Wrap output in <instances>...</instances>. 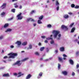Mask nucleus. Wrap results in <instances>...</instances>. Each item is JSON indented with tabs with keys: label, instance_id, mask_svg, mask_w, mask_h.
I'll return each instance as SVG.
<instances>
[{
	"label": "nucleus",
	"instance_id": "f257e3e1",
	"mask_svg": "<svg viewBox=\"0 0 79 79\" xmlns=\"http://www.w3.org/2000/svg\"><path fill=\"white\" fill-rule=\"evenodd\" d=\"M8 55H10L8 57L7 56H5L3 57V59H6V58H15V56H16L18 55V54L16 53H10L8 54Z\"/></svg>",
	"mask_w": 79,
	"mask_h": 79
},
{
	"label": "nucleus",
	"instance_id": "f03ea898",
	"mask_svg": "<svg viewBox=\"0 0 79 79\" xmlns=\"http://www.w3.org/2000/svg\"><path fill=\"white\" fill-rule=\"evenodd\" d=\"M52 33L54 34V37L55 38H56L57 35L59 34H60V31H56L55 30H53Z\"/></svg>",
	"mask_w": 79,
	"mask_h": 79
},
{
	"label": "nucleus",
	"instance_id": "7ed1b4c3",
	"mask_svg": "<svg viewBox=\"0 0 79 79\" xmlns=\"http://www.w3.org/2000/svg\"><path fill=\"white\" fill-rule=\"evenodd\" d=\"M21 15H22V13H20L17 16V17L18 18V20H19V19L21 20V19H23V16H21Z\"/></svg>",
	"mask_w": 79,
	"mask_h": 79
},
{
	"label": "nucleus",
	"instance_id": "20e7f679",
	"mask_svg": "<svg viewBox=\"0 0 79 79\" xmlns=\"http://www.w3.org/2000/svg\"><path fill=\"white\" fill-rule=\"evenodd\" d=\"M61 28L62 29H65V31H68V28L67 27L63 25L61 26Z\"/></svg>",
	"mask_w": 79,
	"mask_h": 79
},
{
	"label": "nucleus",
	"instance_id": "39448f33",
	"mask_svg": "<svg viewBox=\"0 0 79 79\" xmlns=\"http://www.w3.org/2000/svg\"><path fill=\"white\" fill-rule=\"evenodd\" d=\"M15 44H17L18 46H20L21 45V42L19 41H17Z\"/></svg>",
	"mask_w": 79,
	"mask_h": 79
},
{
	"label": "nucleus",
	"instance_id": "423d86ee",
	"mask_svg": "<svg viewBox=\"0 0 79 79\" xmlns=\"http://www.w3.org/2000/svg\"><path fill=\"white\" fill-rule=\"evenodd\" d=\"M20 60L17 61V62L15 63V64H18V66H20V65L21 64V63H20Z\"/></svg>",
	"mask_w": 79,
	"mask_h": 79
},
{
	"label": "nucleus",
	"instance_id": "0eeeda50",
	"mask_svg": "<svg viewBox=\"0 0 79 79\" xmlns=\"http://www.w3.org/2000/svg\"><path fill=\"white\" fill-rule=\"evenodd\" d=\"M6 3H4L1 6V8H2V9H4L6 7Z\"/></svg>",
	"mask_w": 79,
	"mask_h": 79
},
{
	"label": "nucleus",
	"instance_id": "6e6552de",
	"mask_svg": "<svg viewBox=\"0 0 79 79\" xmlns=\"http://www.w3.org/2000/svg\"><path fill=\"white\" fill-rule=\"evenodd\" d=\"M18 74V75H19V76H18V77H21V76H23V75H24V74H23V73L22 74V73L21 72H19Z\"/></svg>",
	"mask_w": 79,
	"mask_h": 79
},
{
	"label": "nucleus",
	"instance_id": "1a4fd4ad",
	"mask_svg": "<svg viewBox=\"0 0 79 79\" xmlns=\"http://www.w3.org/2000/svg\"><path fill=\"white\" fill-rule=\"evenodd\" d=\"M58 60L61 62H63V58L61 57H58Z\"/></svg>",
	"mask_w": 79,
	"mask_h": 79
},
{
	"label": "nucleus",
	"instance_id": "9d476101",
	"mask_svg": "<svg viewBox=\"0 0 79 79\" xmlns=\"http://www.w3.org/2000/svg\"><path fill=\"white\" fill-rule=\"evenodd\" d=\"M32 77V75L31 74L28 75L26 77V79H30Z\"/></svg>",
	"mask_w": 79,
	"mask_h": 79
},
{
	"label": "nucleus",
	"instance_id": "9b49d317",
	"mask_svg": "<svg viewBox=\"0 0 79 79\" xmlns=\"http://www.w3.org/2000/svg\"><path fill=\"white\" fill-rule=\"evenodd\" d=\"M9 26V24L8 23H6L5 24L4 26L3 27L4 28H6V27H8Z\"/></svg>",
	"mask_w": 79,
	"mask_h": 79
},
{
	"label": "nucleus",
	"instance_id": "f8f14e48",
	"mask_svg": "<svg viewBox=\"0 0 79 79\" xmlns=\"http://www.w3.org/2000/svg\"><path fill=\"white\" fill-rule=\"evenodd\" d=\"M31 21L33 22H34L35 21V20L32 18L28 19H27V21Z\"/></svg>",
	"mask_w": 79,
	"mask_h": 79
},
{
	"label": "nucleus",
	"instance_id": "ddd939ff",
	"mask_svg": "<svg viewBox=\"0 0 79 79\" xmlns=\"http://www.w3.org/2000/svg\"><path fill=\"white\" fill-rule=\"evenodd\" d=\"M3 77H9L10 76V75H9V74H4L2 75Z\"/></svg>",
	"mask_w": 79,
	"mask_h": 79
},
{
	"label": "nucleus",
	"instance_id": "4468645a",
	"mask_svg": "<svg viewBox=\"0 0 79 79\" xmlns=\"http://www.w3.org/2000/svg\"><path fill=\"white\" fill-rule=\"evenodd\" d=\"M62 73L64 76H67L68 74V73L66 71H62Z\"/></svg>",
	"mask_w": 79,
	"mask_h": 79
},
{
	"label": "nucleus",
	"instance_id": "2eb2a0df",
	"mask_svg": "<svg viewBox=\"0 0 79 79\" xmlns=\"http://www.w3.org/2000/svg\"><path fill=\"white\" fill-rule=\"evenodd\" d=\"M69 62L71 64H72V65H73V64H74V62L73 60L71 59L70 60H69Z\"/></svg>",
	"mask_w": 79,
	"mask_h": 79
},
{
	"label": "nucleus",
	"instance_id": "dca6fc26",
	"mask_svg": "<svg viewBox=\"0 0 79 79\" xmlns=\"http://www.w3.org/2000/svg\"><path fill=\"white\" fill-rule=\"evenodd\" d=\"M64 18L65 19H68L69 18V15H65L64 16Z\"/></svg>",
	"mask_w": 79,
	"mask_h": 79
},
{
	"label": "nucleus",
	"instance_id": "f3484780",
	"mask_svg": "<svg viewBox=\"0 0 79 79\" xmlns=\"http://www.w3.org/2000/svg\"><path fill=\"white\" fill-rule=\"evenodd\" d=\"M60 50L61 52H63L64 51V48L63 47H61L60 48Z\"/></svg>",
	"mask_w": 79,
	"mask_h": 79
},
{
	"label": "nucleus",
	"instance_id": "a211bd4d",
	"mask_svg": "<svg viewBox=\"0 0 79 79\" xmlns=\"http://www.w3.org/2000/svg\"><path fill=\"white\" fill-rule=\"evenodd\" d=\"M60 5V3L58 2V0H56V6H59Z\"/></svg>",
	"mask_w": 79,
	"mask_h": 79
},
{
	"label": "nucleus",
	"instance_id": "6ab92c4d",
	"mask_svg": "<svg viewBox=\"0 0 79 79\" xmlns=\"http://www.w3.org/2000/svg\"><path fill=\"white\" fill-rule=\"evenodd\" d=\"M74 31H75V27H73L71 30V32L73 33L74 32Z\"/></svg>",
	"mask_w": 79,
	"mask_h": 79
},
{
	"label": "nucleus",
	"instance_id": "aec40b11",
	"mask_svg": "<svg viewBox=\"0 0 79 79\" xmlns=\"http://www.w3.org/2000/svg\"><path fill=\"white\" fill-rule=\"evenodd\" d=\"M11 29L10 28H8L6 31H5V32H11Z\"/></svg>",
	"mask_w": 79,
	"mask_h": 79
},
{
	"label": "nucleus",
	"instance_id": "412c9836",
	"mask_svg": "<svg viewBox=\"0 0 79 79\" xmlns=\"http://www.w3.org/2000/svg\"><path fill=\"white\" fill-rule=\"evenodd\" d=\"M32 48V46L31 44H30L29 45V47L27 48V50H29V49H31Z\"/></svg>",
	"mask_w": 79,
	"mask_h": 79
},
{
	"label": "nucleus",
	"instance_id": "4be33fe9",
	"mask_svg": "<svg viewBox=\"0 0 79 79\" xmlns=\"http://www.w3.org/2000/svg\"><path fill=\"white\" fill-rule=\"evenodd\" d=\"M44 18V16L43 15H42L41 16H40L39 18V19L40 20H42L43 19V18Z\"/></svg>",
	"mask_w": 79,
	"mask_h": 79
},
{
	"label": "nucleus",
	"instance_id": "5701e85b",
	"mask_svg": "<svg viewBox=\"0 0 79 79\" xmlns=\"http://www.w3.org/2000/svg\"><path fill=\"white\" fill-rule=\"evenodd\" d=\"M14 5H15L14 7L15 8H18V6L17 5V3H15L14 4Z\"/></svg>",
	"mask_w": 79,
	"mask_h": 79
},
{
	"label": "nucleus",
	"instance_id": "b1692460",
	"mask_svg": "<svg viewBox=\"0 0 79 79\" xmlns=\"http://www.w3.org/2000/svg\"><path fill=\"white\" fill-rule=\"evenodd\" d=\"M16 9H12L11 10V12H13V13H15V11Z\"/></svg>",
	"mask_w": 79,
	"mask_h": 79
},
{
	"label": "nucleus",
	"instance_id": "393cba45",
	"mask_svg": "<svg viewBox=\"0 0 79 79\" xmlns=\"http://www.w3.org/2000/svg\"><path fill=\"white\" fill-rule=\"evenodd\" d=\"M44 48H45L44 47H41L40 48V51H42L44 50Z\"/></svg>",
	"mask_w": 79,
	"mask_h": 79
},
{
	"label": "nucleus",
	"instance_id": "a878e982",
	"mask_svg": "<svg viewBox=\"0 0 79 79\" xmlns=\"http://www.w3.org/2000/svg\"><path fill=\"white\" fill-rule=\"evenodd\" d=\"M58 36L59 38H57V40H60V37H61V34H59Z\"/></svg>",
	"mask_w": 79,
	"mask_h": 79
},
{
	"label": "nucleus",
	"instance_id": "bb28decb",
	"mask_svg": "<svg viewBox=\"0 0 79 79\" xmlns=\"http://www.w3.org/2000/svg\"><path fill=\"white\" fill-rule=\"evenodd\" d=\"M29 59V58L28 57H27V58H25V59H23L22 60V61H26L27 60H28Z\"/></svg>",
	"mask_w": 79,
	"mask_h": 79
},
{
	"label": "nucleus",
	"instance_id": "cd10ccee",
	"mask_svg": "<svg viewBox=\"0 0 79 79\" xmlns=\"http://www.w3.org/2000/svg\"><path fill=\"white\" fill-rule=\"evenodd\" d=\"M74 23H72L70 26H69V27H73V25H74Z\"/></svg>",
	"mask_w": 79,
	"mask_h": 79
},
{
	"label": "nucleus",
	"instance_id": "c85d7f7f",
	"mask_svg": "<svg viewBox=\"0 0 79 79\" xmlns=\"http://www.w3.org/2000/svg\"><path fill=\"white\" fill-rule=\"evenodd\" d=\"M34 12H35V11L34 10H32L30 13V15H32V14H33L34 13Z\"/></svg>",
	"mask_w": 79,
	"mask_h": 79
},
{
	"label": "nucleus",
	"instance_id": "c756f323",
	"mask_svg": "<svg viewBox=\"0 0 79 79\" xmlns=\"http://www.w3.org/2000/svg\"><path fill=\"white\" fill-rule=\"evenodd\" d=\"M27 42H24L22 44V45H26L27 44Z\"/></svg>",
	"mask_w": 79,
	"mask_h": 79
},
{
	"label": "nucleus",
	"instance_id": "7c9ffc66",
	"mask_svg": "<svg viewBox=\"0 0 79 79\" xmlns=\"http://www.w3.org/2000/svg\"><path fill=\"white\" fill-rule=\"evenodd\" d=\"M47 27L49 28H50L52 27V25H51L50 24H49L47 25Z\"/></svg>",
	"mask_w": 79,
	"mask_h": 79
},
{
	"label": "nucleus",
	"instance_id": "2f4dec72",
	"mask_svg": "<svg viewBox=\"0 0 79 79\" xmlns=\"http://www.w3.org/2000/svg\"><path fill=\"white\" fill-rule=\"evenodd\" d=\"M75 7V5H74V4H72L71 5V7L72 8H74Z\"/></svg>",
	"mask_w": 79,
	"mask_h": 79
},
{
	"label": "nucleus",
	"instance_id": "473e14b6",
	"mask_svg": "<svg viewBox=\"0 0 79 79\" xmlns=\"http://www.w3.org/2000/svg\"><path fill=\"white\" fill-rule=\"evenodd\" d=\"M60 67H61V65L60 64H58V69H60Z\"/></svg>",
	"mask_w": 79,
	"mask_h": 79
},
{
	"label": "nucleus",
	"instance_id": "72a5a7b5",
	"mask_svg": "<svg viewBox=\"0 0 79 79\" xmlns=\"http://www.w3.org/2000/svg\"><path fill=\"white\" fill-rule=\"evenodd\" d=\"M13 19V17H12L10 19H8V21H11Z\"/></svg>",
	"mask_w": 79,
	"mask_h": 79
},
{
	"label": "nucleus",
	"instance_id": "f704fd0d",
	"mask_svg": "<svg viewBox=\"0 0 79 79\" xmlns=\"http://www.w3.org/2000/svg\"><path fill=\"white\" fill-rule=\"evenodd\" d=\"M43 74V73L42 72H40L39 74V76H40V77H41L42 76V74Z\"/></svg>",
	"mask_w": 79,
	"mask_h": 79
},
{
	"label": "nucleus",
	"instance_id": "c9c22d12",
	"mask_svg": "<svg viewBox=\"0 0 79 79\" xmlns=\"http://www.w3.org/2000/svg\"><path fill=\"white\" fill-rule=\"evenodd\" d=\"M37 22L39 24H42V22H41L40 20H38Z\"/></svg>",
	"mask_w": 79,
	"mask_h": 79
},
{
	"label": "nucleus",
	"instance_id": "e433bc0d",
	"mask_svg": "<svg viewBox=\"0 0 79 79\" xmlns=\"http://www.w3.org/2000/svg\"><path fill=\"white\" fill-rule=\"evenodd\" d=\"M35 54L36 55H38V56H39L40 55L39 53L37 52H36Z\"/></svg>",
	"mask_w": 79,
	"mask_h": 79
},
{
	"label": "nucleus",
	"instance_id": "4c0bfd02",
	"mask_svg": "<svg viewBox=\"0 0 79 79\" xmlns=\"http://www.w3.org/2000/svg\"><path fill=\"white\" fill-rule=\"evenodd\" d=\"M5 15V12H3L1 14V15L2 16H4Z\"/></svg>",
	"mask_w": 79,
	"mask_h": 79
},
{
	"label": "nucleus",
	"instance_id": "58836bf2",
	"mask_svg": "<svg viewBox=\"0 0 79 79\" xmlns=\"http://www.w3.org/2000/svg\"><path fill=\"white\" fill-rule=\"evenodd\" d=\"M74 8H75L76 9L77 8H79V6L77 5L76 6H75Z\"/></svg>",
	"mask_w": 79,
	"mask_h": 79
},
{
	"label": "nucleus",
	"instance_id": "ea45409f",
	"mask_svg": "<svg viewBox=\"0 0 79 79\" xmlns=\"http://www.w3.org/2000/svg\"><path fill=\"white\" fill-rule=\"evenodd\" d=\"M50 43L51 44H54V41H53V40H52L51 41Z\"/></svg>",
	"mask_w": 79,
	"mask_h": 79
},
{
	"label": "nucleus",
	"instance_id": "a19ab883",
	"mask_svg": "<svg viewBox=\"0 0 79 79\" xmlns=\"http://www.w3.org/2000/svg\"><path fill=\"white\" fill-rule=\"evenodd\" d=\"M17 75H18V74L16 73H13V75L15 76H17Z\"/></svg>",
	"mask_w": 79,
	"mask_h": 79
},
{
	"label": "nucleus",
	"instance_id": "79ce46f5",
	"mask_svg": "<svg viewBox=\"0 0 79 79\" xmlns=\"http://www.w3.org/2000/svg\"><path fill=\"white\" fill-rule=\"evenodd\" d=\"M57 11H58L59 10V6H57V7L56 8Z\"/></svg>",
	"mask_w": 79,
	"mask_h": 79
},
{
	"label": "nucleus",
	"instance_id": "37998d69",
	"mask_svg": "<svg viewBox=\"0 0 79 79\" xmlns=\"http://www.w3.org/2000/svg\"><path fill=\"white\" fill-rule=\"evenodd\" d=\"M49 51V50L48 49V48H46V52H48Z\"/></svg>",
	"mask_w": 79,
	"mask_h": 79
},
{
	"label": "nucleus",
	"instance_id": "c03bdc74",
	"mask_svg": "<svg viewBox=\"0 0 79 79\" xmlns=\"http://www.w3.org/2000/svg\"><path fill=\"white\" fill-rule=\"evenodd\" d=\"M41 38H42V39H45V36H41Z\"/></svg>",
	"mask_w": 79,
	"mask_h": 79
},
{
	"label": "nucleus",
	"instance_id": "a18cd8bd",
	"mask_svg": "<svg viewBox=\"0 0 79 79\" xmlns=\"http://www.w3.org/2000/svg\"><path fill=\"white\" fill-rule=\"evenodd\" d=\"M72 76H74L75 75V73H74V72H73L72 74Z\"/></svg>",
	"mask_w": 79,
	"mask_h": 79
},
{
	"label": "nucleus",
	"instance_id": "49530a36",
	"mask_svg": "<svg viewBox=\"0 0 79 79\" xmlns=\"http://www.w3.org/2000/svg\"><path fill=\"white\" fill-rule=\"evenodd\" d=\"M63 56H64V57H67V56L64 54L63 55Z\"/></svg>",
	"mask_w": 79,
	"mask_h": 79
},
{
	"label": "nucleus",
	"instance_id": "de8ad7c7",
	"mask_svg": "<svg viewBox=\"0 0 79 79\" xmlns=\"http://www.w3.org/2000/svg\"><path fill=\"white\" fill-rule=\"evenodd\" d=\"M18 1V0H12V2H16Z\"/></svg>",
	"mask_w": 79,
	"mask_h": 79
},
{
	"label": "nucleus",
	"instance_id": "09e8293b",
	"mask_svg": "<svg viewBox=\"0 0 79 79\" xmlns=\"http://www.w3.org/2000/svg\"><path fill=\"white\" fill-rule=\"evenodd\" d=\"M77 68H78L79 67V64H77L76 66Z\"/></svg>",
	"mask_w": 79,
	"mask_h": 79
},
{
	"label": "nucleus",
	"instance_id": "8fccbe9b",
	"mask_svg": "<svg viewBox=\"0 0 79 79\" xmlns=\"http://www.w3.org/2000/svg\"><path fill=\"white\" fill-rule=\"evenodd\" d=\"M48 59H46L44 60V61H48Z\"/></svg>",
	"mask_w": 79,
	"mask_h": 79
},
{
	"label": "nucleus",
	"instance_id": "3c124183",
	"mask_svg": "<svg viewBox=\"0 0 79 79\" xmlns=\"http://www.w3.org/2000/svg\"><path fill=\"white\" fill-rule=\"evenodd\" d=\"M44 42L46 44H47L48 43V41L47 40H45L44 41Z\"/></svg>",
	"mask_w": 79,
	"mask_h": 79
},
{
	"label": "nucleus",
	"instance_id": "603ef678",
	"mask_svg": "<svg viewBox=\"0 0 79 79\" xmlns=\"http://www.w3.org/2000/svg\"><path fill=\"white\" fill-rule=\"evenodd\" d=\"M55 52L56 53H58V50H56L55 51Z\"/></svg>",
	"mask_w": 79,
	"mask_h": 79
},
{
	"label": "nucleus",
	"instance_id": "864d4df0",
	"mask_svg": "<svg viewBox=\"0 0 79 79\" xmlns=\"http://www.w3.org/2000/svg\"><path fill=\"white\" fill-rule=\"evenodd\" d=\"M10 48H14V46H13V45L11 46Z\"/></svg>",
	"mask_w": 79,
	"mask_h": 79
},
{
	"label": "nucleus",
	"instance_id": "5fc2aeb1",
	"mask_svg": "<svg viewBox=\"0 0 79 79\" xmlns=\"http://www.w3.org/2000/svg\"><path fill=\"white\" fill-rule=\"evenodd\" d=\"M79 54V52H77L76 53V55H78Z\"/></svg>",
	"mask_w": 79,
	"mask_h": 79
},
{
	"label": "nucleus",
	"instance_id": "6e6d98bb",
	"mask_svg": "<svg viewBox=\"0 0 79 79\" xmlns=\"http://www.w3.org/2000/svg\"><path fill=\"white\" fill-rule=\"evenodd\" d=\"M47 40H50V37L46 38Z\"/></svg>",
	"mask_w": 79,
	"mask_h": 79
},
{
	"label": "nucleus",
	"instance_id": "4d7b16f0",
	"mask_svg": "<svg viewBox=\"0 0 79 79\" xmlns=\"http://www.w3.org/2000/svg\"><path fill=\"white\" fill-rule=\"evenodd\" d=\"M22 6H19V8L20 9H21V8H22Z\"/></svg>",
	"mask_w": 79,
	"mask_h": 79
},
{
	"label": "nucleus",
	"instance_id": "13d9d810",
	"mask_svg": "<svg viewBox=\"0 0 79 79\" xmlns=\"http://www.w3.org/2000/svg\"><path fill=\"white\" fill-rule=\"evenodd\" d=\"M69 15H72V14H73V13H71V12H69Z\"/></svg>",
	"mask_w": 79,
	"mask_h": 79
},
{
	"label": "nucleus",
	"instance_id": "bf43d9fd",
	"mask_svg": "<svg viewBox=\"0 0 79 79\" xmlns=\"http://www.w3.org/2000/svg\"><path fill=\"white\" fill-rule=\"evenodd\" d=\"M40 61H42V60H43V58H41L40 59Z\"/></svg>",
	"mask_w": 79,
	"mask_h": 79
},
{
	"label": "nucleus",
	"instance_id": "052dcab7",
	"mask_svg": "<svg viewBox=\"0 0 79 79\" xmlns=\"http://www.w3.org/2000/svg\"><path fill=\"white\" fill-rule=\"evenodd\" d=\"M50 39L51 40H53V38H52L49 37V40H50Z\"/></svg>",
	"mask_w": 79,
	"mask_h": 79
},
{
	"label": "nucleus",
	"instance_id": "680f3d73",
	"mask_svg": "<svg viewBox=\"0 0 79 79\" xmlns=\"http://www.w3.org/2000/svg\"><path fill=\"white\" fill-rule=\"evenodd\" d=\"M39 45H41V43H39L38 44Z\"/></svg>",
	"mask_w": 79,
	"mask_h": 79
},
{
	"label": "nucleus",
	"instance_id": "e2e57ef3",
	"mask_svg": "<svg viewBox=\"0 0 79 79\" xmlns=\"http://www.w3.org/2000/svg\"><path fill=\"white\" fill-rule=\"evenodd\" d=\"M33 25H34V26H36V24H35V23H34V24H33Z\"/></svg>",
	"mask_w": 79,
	"mask_h": 79
},
{
	"label": "nucleus",
	"instance_id": "0e129e2a",
	"mask_svg": "<svg viewBox=\"0 0 79 79\" xmlns=\"http://www.w3.org/2000/svg\"><path fill=\"white\" fill-rule=\"evenodd\" d=\"M2 37H0V39H2Z\"/></svg>",
	"mask_w": 79,
	"mask_h": 79
},
{
	"label": "nucleus",
	"instance_id": "69168bd1",
	"mask_svg": "<svg viewBox=\"0 0 79 79\" xmlns=\"http://www.w3.org/2000/svg\"><path fill=\"white\" fill-rule=\"evenodd\" d=\"M63 60H66V58L64 57L63 58Z\"/></svg>",
	"mask_w": 79,
	"mask_h": 79
},
{
	"label": "nucleus",
	"instance_id": "338daca9",
	"mask_svg": "<svg viewBox=\"0 0 79 79\" xmlns=\"http://www.w3.org/2000/svg\"><path fill=\"white\" fill-rule=\"evenodd\" d=\"M3 62H4V63H6V61L4 60L3 61Z\"/></svg>",
	"mask_w": 79,
	"mask_h": 79
},
{
	"label": "nucleus",
	"instance_id": "774afa93",
	"mask_svg": "<svg viewBox=\"0 0 79 79\" xmlns=\"http://www.w3.org/2000/svg\"><path fill=\"white\" fill-rule=\"evenodd\" d=\"M33 61H32V60H30V62L31 63H32V62H33Z\"/></svg>",
	"mask_w": 79,
	"mask_h": 79
}]
</instances>
